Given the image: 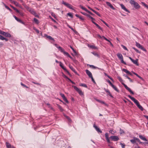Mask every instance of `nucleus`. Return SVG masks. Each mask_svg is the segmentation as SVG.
<instances>
[{
  "instance_id": "1",
  "label": "nucleus",
  "mask_w": 148,
  "mask_h": 148,
  "mask_svg": "<svg viewBox=\"0 0 148 148\" xmlns=\"http://www.w3.org/2000/svg\"><path fill=\"white\" fill-rule=\"evenodd\" d=\"M130 3L132 5H133L135 9H138L140 8V5L137 2H135L134 0H131Z\"/></svg>"
},
{
  "instance_id": "2",
  "label": "nucleus",
  "mask_w": 148,
  "mask_h": 148,
  "mask_svg": "<svg viewBox=\"0 0 148 148\" xmlns=\"http://www.w3.org/2000/svg\"><path fill=\"white\" fill-rule=\"evenodd\" d=\"M117 55L118 58L121 60L122 63L126 65H127L126 63L123 61V56L121 54L118 53Z\"/></svg>"
},
{
  "instance_id": "3",
  "label": "nucleus",
  "mask_w": 148,
  "mask_h": 148,
  "mask_svg": "<svg viewBox=\"0 0 148 148\" xmlns=\"http://www.w3.org/2000/svg\"><path fill=\"white\" fill-rule=\"evenodd\" d=\"M136 45L138 48L142 50L145 52L147 51L146 49H145L143 47V46L142 45H141L139 43L137 42H136Z\"/></svg>"
},
{
  "instance_id": "4",
  "label": "nucleus",
  "mask_w": 148,
  "mask_h": 148,
  "mask_svg": "<svg viewBox=\"0 0 148 148\" xmlns=\"http://www.w3.org/2000/svg\"><path fill=\"white\" fill-rule=\"evenodd\" d=\"M122 84L123 85L125 89L127 90L132 95L134 94L133 92L124 83H122Z\"/></svg>"
},
{
  "instance_id": "5",
  "label": "nucleus",
  "mask_w": 148,
  "mask_h": 148,
  "mask_svg": "<svg viewBox=\"0 0 148 148\" xmlns=\"http://www.w3.org/2000/svg\"><path fill=\"white\" fill-rule=\"evenodd\" d=\"M110 138L112 140L114 141H117L119 140V137L117 136H111L110 137Z\"/></svg>"
},
{
  "instance_id": "6",
  "label": "nucleus",
  "mask_w": 148,
  "mask_h": 148,
  "mask_svg": "<svg viewBox=\"0 0 148 148\" xmlns=\"http://www.w3.org/2000/svg\"><path fill=\"white\" fill-rule=\"evenodd\" d=\"M62 3L64 4L68 8L71 9H74L72 7V6L69 3H67L66 2H64V1H62Z\"/></svg>"
},
{
  "instance_id": "7",
  "label": "nucleus",
  "mask_w": 148,
  "mask_h": 148,
  "mask_svg": "<svg viewBox=\"0 0 148 148\" xmlns=\"http://www.w3.org/2000/svg\"><path fill=\"white\" fill-rule=\"evenodd\" d=\"M104 90L106 91V92L107 93V96H109L111 97L112 98H113V97L112 96V95L111 94L110 90L108 89H106L105 88H104Z\"/></svg>"
},
{
  "instance_id": "8",
  "label": "nucleus",
  "mask_w": 148,
  "mask_h": 148,
  "mask_svg": "<svg viewBox=\"0 0 148 148\" xmlns=\"http://www.w3.org/2000/svg\"><path fill=\"white\" fill-rule=\"evenodd\" d=\"M57 48L59 50L61 51V52L63 53L65 55H66L68 53V52L65 51H64V49L60 46H58V47H57Z\"/></svg>"
},
{
  "instance_id": "9",
  "label": "nucleus",
  "mask_w": 148,
  "mask_h": 148,
  "mask_svg": "<svg viewBox=\"0 0 148 148\" xmlns=\"http://www.w3.org/2000/svg\"><path fill=\"white\" fill-rule=\"evenodd\" d=\"M14 17L15 18V19L18 22L25 25V23L24 22L22 21L21 20L19 19L16 16L14 15Z\"/></svg>"
},
{
  "instance_id": "10",
  "label": "nucleus",
  "mask_w": 148,
  "mask_h": 148,
  "mask_svg": "<svg viewBox=\"0 0 148 148\" xmlns=\"http://www.w3.org/2000/svg\"><path fill=\"white\" fill-rule=\"evenodd\" d=\"M93 127L98 132H100V133H102V131L95 124L93 125Z\"/></svg>"
},
{
  "instance_id": "11",
  "label": "nucleus",
  "mask_w": 148,
  "mask_h": 148,
  "mask_svg": "<svg viewBox=\"0 0 148 148\" xmlns=\"http://www.w3.org/2000/svg\"><path fill=\"white\" fill-rule=\"evenodd\" d=\"M6 146L7 148H16L14 146L11 145L8 142H6Z\"/></svg>"
},
{
  "instance_id": "12",
  "label": "nucleus",
  "mask_w": 148,
  "mask_h": 148,
  "mask_svg": "<svg viewBox=\"0 0 148 148\" xmlns=\"http://www.w3.org/2000/svg\"><path fill=\"white\" fill-rule=\"evenodd\" d=\"M44 36L46 37L49 40H52L54 42L55 41V40L51 36H48L47 34H45Z\"/></svg>"
},
{
  "instance_id": "13",
  "label": "nucleus",
  "mask_w": 148,
  "mask_h": 148,
  "mask_svg": "<svg viewBox=\"0 0 148 148\" xmlns=\"http://www.w3.org/2000/svg\"><path fill=\"white\" fill-rule=\"evenodd\" d=\"M2 35L5 36L6 37H7L9 38L11 37V35L10 33L8 32H4L3 33V34Z\"/></svg>"
},
{
  "instance_id": "14",
  "label": "nucleus",
  "mask_w": 148,
  "mask_h": 148,
  "mask_svg": "<svg viewBox=\"0 0 148 148\" xmlns=\"http://www.w3.org/2000/svg\"><path fill=\"white\" fill-rule=\"evenodd\" d=\"M85 71L87 74L88 76L90 78L92 76L91 73L88 70L86 69L85 70Z\"/></svg>"
},
{
  "instance_id": "15",
  "label": "nucleus",
  "mask_w": 148,
  "mask_h": 148,
  "mask_svg": "<svg viewBox=\"0 0 148 148\" xmlns=\"http://www.w3.org/2000/svg\"><path fill=\"white\" fill-rule=\"evenodd\" d=\"M133 139H135L136 141H137L139 142V143L142 144L143 143L142 142L140 141V140L138 138H136L135 137H133ZM145 143V144H147L148 145V142H146V143Z\"/></svg>"
},
{
  "instance_id": "16",
  "label": "nucleus",
  "mask_w": 148,
  "mask_h": 148,
  "mask_svg": "<svg viewBox=\"0 0 148 148\" xmlns=\"http://www.w3.org/2000/svg\"><path fill=\"white\" fill-rule=\"evenodd\" d=\"M106 4L108 6H109L110 8L112 9H115L114 8V7L109 2H106Z\"/></svg>"
},
{
  "instance_id": "17",
  "label": "nucleus",
  "mask_w": 148,
  "mask_h": 148,
  "mask_svg": "<svg viewBox=\"0 0 148 148\" xmlns=\"http://www.w3.org/2000/svg\"><path fill=\"white\" fill-rule=\"evenodd\" d=\"M17 13L19 14L21 16H23L24 15L23 13L20 10H15Z\"/></svg>"
},
{
  "instance_id": "18",
  "label": "nucleus",
  "mask_w": 148,
  "mask_h": 148,
  "mask_svg": "<svg viewBox=\"0 0 148 148\" xmlns=\"http://www.w3.org/2000/svg\"><path fill=\"white\" fill-rule=\"evenodd\" d=\"M138 59H136L135 60L133 59L132 61L134 64H135L136 65L138 66L139 65V64L138 63Z\"/></svg>"
},
{
  "instance_id": "19",
  "label": "nucleus",
  "mask_w": 148,
  "mask_h": 148,
  "mask_svg": "<svg viewBox=\"0 0 148 148\" xmlns=\"http://www.w3.org/2000/svg\"><path fill=\"white\" fill-rule=\"evenodd\" d=\"M70 68L76 74L78 75V74L77 73V71H75V69L72 66H71L69 65V66Z\"/></svg>"
},
{
  "instance_id": "20",
  "label": "nucleus",
  "mask_w": 148,
  "mask_h": 148,
  "mask_svg": "<svg viewBox=\"0 0 148 148\" xmlns=\"http://www.w3.org/2000/svg\"><path fill=\"white\" fill-rule=\"evenodd\" d=\"M57 106L58 107V109L60 110V111L61 112H62L64 110V109H63L62 108V107L59 104H57Z\"/></svg>"
},
{
  "instance_id": "21",
  "label": "nucleus",
  "mask_w": 148,
  "mask_h": 148,
  "mask_svg": "<svg viewBox=\"0 0 148 148\" xmlns=\"http://www.w3.org/2000/svg\"><path fill=\"white\" fill-rule=\"evenodd\" d=\"M88 47H90V48L94 49H97V47H95V46L93 45H88Z\"/></svg>"
},
{
  "instance_id": "22",
  "label": "nucleus",
  "mask_w": 148,
  "mask_h": 148,
  "mask_svg": "<svg viewBox=\"0 0 148 148\" xmlns=\"http://www.w3.org/2000/svg\"><path fill=\"white\" fill-rule=\"evenodd\" d=\"M132 100L136 104V106L139 103L138 100L134 98L132 99Z\"/></svg>"
},
{
  "instance_id": "23",
  "label": "nucleus",
  "mask_w": 148,
  "mask_h": 148,
  "mask_svg": "<svg viewBox=\"0 0 148 148\" xmlns=\"http://www.w3.org/2000/svg\"><path fill=\"white\" fill-rule=\"evenodd\" d=\"M111 86L117 92H119V90L117 88L116 86H115L113 84L112 85V86Z\"/></svg>"
},
{
  "instance_id": "24",
  "label": "nucleus",
  "mask_w": 148,
  "mask_h": 148,
  "mask_svg": "<svg viewBox=\"0 0 148 148\" xmlns=\"http://www.w3.org/2000/svg\"><path fill=\"white\" fill-rule=\"evenodd\" d=\"M139 137L142 140H144L148 141L147 140L146 138L145 137H143V136H142L141 135H140L139 136Z\"/></svg>"
},
{
  "instance_id": "25",
  "label": "nucleus",
  "mask_w": 148,
  "mask_h": 148,
  "mask_svg": "<svg viewBox=\"0 0 148 148\" xmlns=\"http://www.w3.org/2000/svg\"><path fill=\"white\" fill-rule=\"evenodd\" d=\"M137 106L142 111H143V110L144 109L143 108V107L139 103L137 105Z\"/></svg>"
},
{
  "instance_id": "26",
  "label": "nucleus",
  "mask_w": 148,
  "mask_h": 148,
  "mask_svg": "<svg viewBox=\"0 0 148 148\" xmlns=\"http://www.w3.org/2000/svg\"><path fill=\"white\" fill-rule=\"evenodd\" d=\"M133 74H134L135 75H136L140 79H141V80H144V79L142 78L141 77H140V76L139 75L137 74L136 73L134 72H133Z\"/></svg>"
},
{
  "instance_id": "27",
  "label": "nucleus",
  "mask_w": 148,
  "mask_h": 148,
  "mask_svg": "<svg viewBox=\"0 0 148 148\" xmlns=\"http://www.w3.org/2000/svg\"><path fill=\"white\" fill-rule=\"evenodd\" d=\"M64 116L68 120V121L70 122H71V119L68 116H66V114H64Z\"/></svg>"
},
{
  "instance_id": "28",
  "label": "nucleus",
  "mask_w": 148,
  "mask_h": 148,
  "mask_svg": "<svg viewBox=\"0 0 148 148\" xmlns=\"http://www.w3.org/2000/svg\"><path fill=\"white\" fill-rule=\"evenodd\" d=\"M94 24L99 29H100L101 30H103L102 28L96 23H94Z\"/></svg>"
},
{
  "instance_id": "29",
  "label": "nucleus",
  "mask_w": 148,
  "mask_h": 148,
  "mask_svg": "<svg viewBox=\"0 0 148 148\" xmlns=\"http://www.w3.org/2000/svg\"><path fill=\"white\" fill-rule=\"evenodd\" d=\"M63 64L61 62H60V66L64 70H66V68H65L64 66H63Z\"/></svg>"
},
{
  "instance_id": "30",
  "label": "nucleus",
  "mask_w": 148,
  "mask_h": 148,
  "mask_svg": "<svg viewBox=\"0 0 148 148\" xmlns=\"http://www.w3.org/2000/svg\"><path fill=\"white\" fill-rule=\"evenodd\" d=\"M88 66H89L90 67H91L92 69H100L99 68H98L97 67L93 65L88 64Z\"/></svg>"
},
{
  "instance_id": "31",
  "label": "nucleus",
  "mask_w": 148,
  "mask_h": 148,
  "mask_svg": "<svg viewBox=\"0 0 148 148\" xmlns=\"http://www.w3.org/2000/svg\"><path fill=\"white\" fill-rule=\"evenodd\" d=\"M73 14L72 13L69 12L67 14V15L72 18H73Z\"/></svg>"
},
{
  "instance_id": "32",
  "label": "nucleus",
  "mask_w": 148,
  "mask_h": 148,
  "mask_svg": "<svg viewBox=\"0 0 148 148\" xmlns=\"http://www.w3.org/2000/svg\"><path fill=\"white\" fill-rule=\"evenodd\" d=\"M70 47L72 49L73 52H74L75 53V56L77 55V52H76V51L73 49V48L71 46H70Z\"/></svg>"
},
{
  "instance_id": "33",
  "label": "nucleus",
  "mask_w": 148,
  "mask_h": 148,
  "mask_svg": "<svg viewBox=\"0 0 148 148\" xmlns=\"http://www.w3.org/2000/svg\"><path fill=\"white\" fill-rule=\"evenodd\" d=\"M104 74L105 76H107L110 79H111V80L113 81V79L112 78V77H110L109 75H108L106 73H104Z\"/></svg>"
},
{
  "instance_id": "34",
  "label": "nucleus",
  "mask_w": 148,
  "mask_h": 148,
  "mask_svg": "<svg viewBox=\"0 0 148 148\" xmlns=\"http://www.w3.org/2000/svg\"><path fill=\"white\" fill-rule=\"evenodd\" d=\"M91 53H92V54H93L95 56H97V57L98 58L100 57V56L99 55V54L97 53H95V52H92Z\"/></svg>"
},
{
  "instance_id": "35",
  "label": "nucleus",
  "mask_w": 148,
  "mask_h": 148,
  "mask_svg": "<svg viewBox=\"0 0 148 148\" xmlns=\"http://www.w3.org/2000/svg\"><path fill=\"white\" fill-rule=\"evenodd\" d=\"M77 92L80 95H83L84 94L83 92L80 89L78 90Z\"/></svg>"
},
{
  "instance_id": "36",
  "label": "nucleus",
  "mask_w": 148,
  "mask_h": 148,
  "mask_svg": "<svg viewBox=\"0 0 148 148\" xmlns=\"http://www.w3.org/2000/svg\"><path fill=\"white\" fill-rule=\"evenodd\" d=\"M122 70L123 71L125 72L126 73H127V74H128L129 73H130V72L126 69H123Z\"/></svg>"
},
{
  "instance_id": "37",
  "label": "nucleus",
  "mask_w": 148,
  "mask_h": 148,
  "mask_svg": "<svg viewBox=\"0 0 148 148\" xmlns=\"http://www.w3.org/2000/svg\"><path fill=\"white\" fill-rule=\"evenodd\" d=\"M34 21L35 23H36V24H38L39 23V22L38 20L36 18H34Z\"/></svg>"
},
{
  "instance_id": "38",
  "label": "nucleus",
  "mask_w": 148,
  "mask_h": 148,
  "mask_svg": "<svg viewBox=\"0 0 148 148\" xmlns=\"http://www.w3.org/2000/svg\"><path fill=\"white\" fill-rule=\"evenodd\" d=\"M72 87H73L74 89L77 92L79 89L77 87L75 86H72Z\"/></svg>"
},
{
  "instance_id": "39",
  "label": "nucleus",
  "mask_w": 148,
  "mask_h": 148,
  "mask_svg": "<svg viewBox=\"0 0 148 148\" xmlns=\"http://www.w3.org/2000/svg\"><path fill=\"white\" fill-rule=\"evenodd\" d=\"M62 73V76L63 77L69 80V78L66 76L63 73Z\"/></svg>"
},
{
  "instance_id": "40",
  "label": "nucleus",
  "mask_w": 148,
  "mask_h": 148,
  "mask_svg": "<svg viewBox=\"0 0 148 148\" xmlns=\"http://www.w3.org/2000/svg\"><path fill=\"white\" fill-rule=\"evenodd\" d=\"M132 48L134 49L137 53H140L141 52L135 48L134 47H132Z\"/></svg>"
},
{
  "instance_id": "41",
  "label": "nucleus",
  "mask_w": 148,
  "mask_h": 148,
  "mask_svg": "<svg viewBox=\"0 0 148 148\" xmlns=\"http://www.w3.org/2000/svg\"><path fill=\"white\" fill-rule=\"evenodd\" d=\"M79 85L81 86L84 87L85 88H87V86L85 84H80Z\"/></svg>"
},
{
  "instance_id": "42",
  "label": "nucleus",
  "mask_w": 148,
  "mask_h": 148,
  "mask_svg": "<svg viewBox=\"0 0 148 148\" xmlns=\"http://www.w3.org/2000/svg\"><path fill=\"white\" fill-rule=\"evenodd\" d=\"M12 3H14L15 5L16 6H19V4H18L17 2H16L14 1H13L12 2Z\"/></svg>"
},
{
  "instance_id": "43",
  "label": "nucleus",
  "mask_w": 148,
  "mask_h": 148,
  "mask_svg": "<svg viewBox=\"0 0 148 148\" xmlns=\"http://www.w3.org/2000/svg\"><path fill=\"white\" fill-rule=\"evenodd\" d=\"M92 10L93 12H94L96 14H97V15L99 16H100V14H99V13L97 12L96 11H95V10Z\"/></svg>"
},
{
  "instance_id": "44",
  "label": "nucleus",
  "mask_w": 148,
  "mask_h": 148,
  "mask_svg": "<svg viewBox=\"0 0 148 148\" xmlns=\"http://www.w3.org/2000/svg\"><path fill=\"white\" fill-rule=\"evenodd\" d=\"M130 141L133 144H134L136 143V140L134 139H133L131 140Z\"/></svg>"
},
{
  "instance_id": "45",
  "label": "nucleus",
  "mask_w": 148,
  "mask_h": 148,
  "mask_svg": "<svg viewBox=\"0 0 148 148\" xmlns=\"http://www.w3.org/2000/svg\"><path fill=\"white\" fill-rule=\"evenodd\" d=\"M117 78L119 80V81L121 82V83H123L122 82L123 81V80L121 78L120 76L118 77Z\"/></svg>"
},
{
  "instance_id": "46",
  "label": "nucleus",
  "mask_w": 148,
  "mask_h": 148,
  "mask_svg": "<svg viewBox=\"0 0 148 148\" xmlns=\"http://www.w3.org/2000/svg\"><path fill=\"white\" fill-rule=\"evenodd\" d=\"M66 55L68 56V57L70 58L72 60H73L74 59L73 58L71 57L70 55L69 54V53H68Z\"/></svg>"
},
{
  "instance_id": "47",
  "label": "nucleus",
  "mask_w": 148,
  "mask_h": 148,
  "mask_svg": "<svg viewBox=\"0 0 148 148\" xmlns=\"http://www.w3.org/2000/svg\"><path fill=\"white\" fill-rule=\"evenodd\" d=\"M142 4H143L144 6L145 7L147 8L148 9V5L145 3L144 2H142Z\"/></svg>"
},
{
  "instance_id": "48",
  "label": "nucleus",
  "mask_w": 148,
  "mask_h": 148,
  "mask_svg": "<svg viewBox=\"0 0 148 148\" xmlns=\"http://www.w3.org/2000/svg\"><path fill=\"white\" fill-rule=\"evenodd\" d=\"M85 11H86V12H87L88 13H89V14H90L91 15H92V16H94V14H93V13H92V12H90L88 10H84Z\"/></svg>"
},
{
  "instance_id": "49",
  "label": "nucleus",
  "mask_w": 148,
  "mask_h": 148,
  "mask_svg": "<svg viewBox=\"0 0 148 148\" xmlns=\"http://www.w3.org/2000/svg\"><path fill=\"white\" fill-rule=\"evenodd\" d=\"M120 6L121 8L123 9H127L125 6L123 4H120Z\"/></svg>"
},
{
  "instance_id": "50",
  "label": "nucleus",
  "mask_w": 148,
  "mask_h": 148,
  "mask_svg": "<svg viewBox=\"0 0 148 148\" xmlns=\"http://www.w3.org/2000/svg\"><path fill=\"white\" fill-rule=\"evenodd\" d=\"M21 86H23V87H25V88H28V86H26V85H25V84H23L22 82H21Z\"/></svg>"
},
{
  "instance_id": "51",
  "label": "nucleus",
  "mask_w": 148,
  "mask_h": 148,
  "mask_svg": "<svg viewBox=\"0 0 148 148\" xmlns=\"http://www.w3.org/2000/svg\"><path fill=\"white\" fill-rule=\"evenodd\" d=\"M87 17H88L89 18L91 19V20H95V18H93L90 15L88 14V16Z\"/></svg>"
},
{
  "instance_id": "52",
  "label": "nucleus",
  "mask_w": 148,
  "mask_h": 148,
  "mask_svg": "<svg viewBox=\"0 0 148 148\" xmlns=\"http://www.w3.org/2000/svg\"><path fill=\"white\" fill-rule=\"evenodd\" d=\"M29 12L32 14L33 15L34 14V13L35 12V11H34V10H29Z\"/></svg>"
},
{
  "instance_id": "53",
  "label": "nucleus",
  "mask_w": 148,
  "mask_h": 148,
  "mask_svg": "<svg viewBox=\"0 0 148 148\" xmlns=\"http://www.w3.org/2000/svg\"><path fill=\"white\" fill-rule=\"evenodd\" d=\"M82 14H83L84 15H85V16H88V14H87L86 13V12H80Z\"/></svg>"
},
{
  "instance_id": "54",
  "label": "nucleus",
  "mask_w": 148,
  "mask_h": 148,
  "mask_svg": "<svg viewBox=\"0 0 148 148\" xmlns=\"http://www.w3.org/2000/svg\"><path fill=\"white\" fill-rule=\"evenodd\" d=\"M107 82L110 84L111 86H112V85H113V84L111 83V82L109 79L107 80Z\"/></svg>"
},
{
  "instance_id": "55",
  "label": "nucleus",
  "mask_w": 148,
  "mask_h": 148,
  "mask_svg": "<svg viewBox=\"0 0 148 148\" xmlns=\"http://www.w3.org/2000/svg\"><path fill=\"white\" fill-rule=\"evenodd\" d=\"M101 20L106 26H107L108 27H109L108 25L105 22L102 20Z\"/></svg>"
},
{
  "instance_id": "56",
  "label": "nucleus",
  "mask_w": 148,
  "mask_h": 148,
  "mask_svg": "<svg viewBox=\"0 0 148 148\" xmlns=\"http://www.w3.org/2000/svg\"><path fill=\"white\" fill-rule=\"evenodd\" d=\"M63 99L64 100V101H65V102L66 103H69V101L67 100V99H66V97H65L64 98V99Z\"/></svg>"
},
{
  "instance_id": "57",
  "label": "nucleus",
  "mask_w": 148,
  "mask_h": 148,
  "mask_svg": "<svg viewBox=\"0 0 148 148\" xmlns=\"http://www.w3.org/2000/svg\"><path fill=\"white\" fill-rule=\"evenodd\" d=\"M64 71H66V72L70 76H71V75L70 73L68 71V70L66 69V70H64Z\"/></svg>"
},
{
  "instance_id": "58",
  "label": "nucleus",
  "mask_w": 148,
  "mask_h": 148,
  "mask_svg": "<svg viewBox=\"0 0 148 148\" xmlns=\"http://www.w3.org/2000/svg\"><path fill=\"white\" fill-rule=\"evenodd\" d=\"M60 95L62 97L63 99H64V98L66 97L65 95L61 93L60 94Z\"/></svg>"
},
{
  "instance_id": "59",
  "label": "nucleus",
  "mask_w": 148,
  "mask_h": 148,
  "mask_svg": "<svg viewBox=\"0 0 148 148\" xmlns=\"http://www.w3.org/2000/svg\"><path fill=\"white\" fill-rule=\"evenodd\" d=\"M121 46L123 47L124 49L128 51V49H127L126 47L123 45H121Z\"/></svg>"
},
{
  "instance_id": "60",
  "label": "nucleus",
  "mask_w": 148,
  "mask_h": 148,
  "mask_svg": "<svg viewBox=\"0 0 148 148\" xmlns=\"http://www.w3.org/2000/svg\"><path fill=\"white\" fill-rule=\"evenodd\" d=\"M120 134H122L123 133H124V132L123 130H122L121 129H120Z\"/></svg>"
},
{
  "instance_id": "61",
  "label": "nucleus",
  "mask_w": 148,
  "mask_h": 148,
  "mask_svg": "<svg viewBox=\"0 0 148 148\" xmlns=\"http://www.w3.org/2000/svg\"><path fill=\"white\" fill-rule=\"evenodd\" d=\"M120 145L121 146V147L122 148H125V144H123L121 143H120Z\"/></svg>"
},
{
  "instance_id": "62",
  "label": "nucleus",
  "mask_w": 148,
  "mask_h": 148,
  "mask_svg": "<svg viewBox=\"0 0 148 148\" xmlns=\"http://www.w3.org/2000/svg\"><path fill=\"white\" fill-rule=\"evenodd\" d=\"M82 21H83L84 20V18H83L81 16H80L79 17V18Z\"/></svg>"
},
{
  "instance_id": "63",
  "label": "nucleus",
  "mask_w": 148,
  "mask_h": 148,
  "mask_svg": "<svg viewBox=\"0 0 148 148\" xmlns=\"http://www.w3.org/2000/svg\"><path fill=\"white\" fill-rule=\"evenodd\" d=\"M105 136L106 138V139L108 138V133H106L105 134Z\"/></svg>"
},
{
  "instance_id": "64",
  "label": "nucleus",
  "mask_w": 148,
  "mask_h": 148,
  "mask_svg": "<svg viewBox=\"0 0 148 148\" xmlns=\"http://www.w3.org/2000/svg\"><path fill=\"white\" fill-rule=\"evenodd\" d=\"M90 78H91V79L92 81L94 84H96V83L95 82V81L94 79L92 76V77H90Z\"/></svg>"
}]
</instances>
